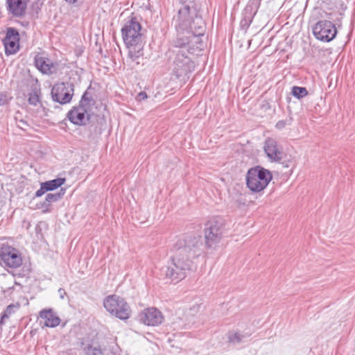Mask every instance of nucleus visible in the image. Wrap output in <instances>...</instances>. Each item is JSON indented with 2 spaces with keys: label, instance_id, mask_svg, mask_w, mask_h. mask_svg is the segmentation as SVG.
Returning <instances> with one entry per match:
<instances>
[{
  "label": "nucleus",
  "instance_id": "obj_27",
  "mask_svg": "<svg viewBox=\"0 0 355 355\" xmlns=\"http://www.w3.org/2000/svg\"><path fill=\"white\" fill-rule=\"evenodd\" d=\"M292 118L290 117L288 119H286L285 120H281V121H279L276 125H275V127L276 128L279 129V130H282L283 128H284L286 125H291L292 123Z\"/></svg>",
  "mask_w": 355,
  "mask_h": 355
},
{
  "label": "nucleus",
  "instance_id": "obj_33",
  "mask_svg": "<svg viewBox=\"0 0 355 355\" xmlns=\"http://www.w3.org/2000/svg\"><path fill=\"white\" fill-rule=\"evenodd\" d=\"M58 292H59V293H60V297H61L62 299H63V298H64V295H65V294H66V292H65L64 289H63V288H60V289L58 290Z\"/></svg>",
  "mask_w": 355,
  "mask_h": 355
},
{
  "label": "nucleus",
  "instance_id": "obj_26",
  "mask_svg": "<svg viewBox=\"0 0 355 355\" xmlns=\"http://www.w3.org/2000/svg\"><path fill=\"white\" fill-rule=\"evenodd\" d=\"M17 126L24 131H27L28 128H30V125L26 120L24 119H19L17 115L15 117Z\"/></svg>",
  "mask_w": 355,
  "mask_h": 355
},
{
  "label": "nucleus",
  "instance_id": "obj_3",
  "mask_svg": "<svg viewBox=\"0 0 355 355\" xmlns=\"http://www.w3.org/2000/svg\"><path fill=\"white\" fill-rule=\"evenodd\" d=\"M145 31L142 29L141 24L137 17H132L127 21L121 28V35L123 42L128 49V57L132 62L144 55L145 41Z\"/></svg>",
  "mask_w": 355,
  "mask_h": 355
},
{
  "label": "nucleus",
  "instance_id": "obj_4",
  "mask_svg": "<svg viewBox=\"0 0 355 355\" xmlns=\"http://www.w3.org/2000/svg\"><path fill=\"white\" fill-rule=\"evenodd\" d=\"M272 179V173L261 166L248 169L246 174V185L252 192L263 191Z\"/></svg>",
  "mask_w": 355,
  "mask_h": 355
},
{
  "label": "nucleus",
  "instance_id": "obj_31",
  "mask_svg": "<svg viewBox=\"0 0 355 355\" xmlns=\"http://www.w3.org/2000/svg\"><path fill=\"white\" fill-rule=\"evenodd\" d=\"M251 21H252V19L250 17L248 19L245 18L241 21V24L242 26H245L248 27L250 26Z\"/></svg>",
  "mask_w": 355,
  "mask_h": 355
},
{
  "label": "nucleus",
  "instance_id": "obj_7",
  "mask_svg": "<svg viewBox=\"0 0 355 355\" xmlns=\"http://www.w3.org/2000/svg\"><path fill=\"white\" fill-rule=\"evenodd\" d=\"M0 263L11 268H19L22 264L21 253L8 243H0Z\"/></svg>",
  "mask_w": 355,
  "mask_h": 355
},
{
  "label": "nucleus",
  "instance_id": "obj_20",
  "mask_svg": "<svg viewBox=\"0 0 355 355\" xmlns=\"http://www.w3.org/2000/svg\"><path fill=\"white\" fill-rule=\"evenodd\" d=\"M66 181L65 178H58L56 179L43 182L47 191H53L61 187Z\"/></svg>",
  "mask_w": 355,
  "mask_h": 355
},
{
  "label": "nucleus",
  "instance_id": "obj_12",
  "mask_svg": "<svg viewBox=\"0 0 355 355\" xmlns=\"http://www.w3.org/2000/svg\"><path fill=\"white\" fill-rule=\"evenodd\" d=\"M139 320L148 326H157L164 320V316L157 309L151 307L144 309L138 315Z\"/></svg>",
  "mask_w": 355,
  "mask_h": 355
},
{
  "label": "nucleus",
  "instance_id": "obj_23",
  "mask_svg": "<svg viewBox=\"0 0 355 355\" xmlns=\"http://www.w3.org/2000/svg\"><path fill=\"white\" fill-rule=\"evenodd\" d=\"M19 307V304L17 303L16 304H11L8 305L4 312L2 313L1 320H0V324H2L3 323V321L6 319H8L12 313H15V309Z\"/></svg>",
  "mask_w": 355,
  "mask_h": 355
},
{
  "label": "nucleus",
  "instance_id": "obj_28",
  "mask_svg": "<svg viewBox=\"0 0 355 355\" xmlns=\"http://www.w3.org/2000/svg\"><path fill=\"white\" fill-rule=\"evenodd\" d=\"M46 191H48L47 189L45 188V186H44V184H43V182H42L40 184V189H38L35 193V196L40 197L43 194H44Z\"/></svg>",
  "mask_w": 355,
  "mask_h": 355
},
{
  "label": "nucleus",
  "instance_id": "obj_11",
  "mask_svg": "<svg viewBox=\"0 0 355 355\" xmlns=\"http://www.w3.org/2000/svg\"><path fill=\"white\" fill-rule=\"evenodd\" d=\"M6 55H12L19 49V34L15 28H8L6 37L3 40Z\"/></svg>",
  "mask_w": 355,
  "mask_h": 355
},
{
  "label": "nucleus",
  "instance_id": "obj_8",
  "mask_svg": "<svg viewBox=\"0 0 355 355\" xmlns=\"http://www.w3.org/2000/svg\"><path fill=\"white\" fill-rule=\"evenodd\" d=\"M224 224L221 220H211L205 225L204 230L205 245L211 248L218 244L222 239Z\"/></svg>",
  "mask_w": 355,
  "mask_h": 355
},
{
  "label": "nucleus",
  "instance_id": "obj_24",
  "mask_svg": "<svg viewBox=\"0 0 355 355\" xmlns=\"http://www.w3.org/2000/svg\"><path fill=\"white\" fill-rule=\"evenodd\" d=\"M249 336L248 334H241L239 332H232L229 334L228 340L229 343L233 344L240 343L243 341V338Z\"/></svg>",
  "mask_w": 355,
  "mask_h": 355
},
{
  "label": "nucleus",
  "instance_id": "obj_30",
  "mask_svg": "<svg viewBox=\"0 0 355 355\" xmlns=\"http://www.w3.org/2000/svg\"><path fill=\"white\" fill-rule=\"evenodd\" d=\"M147 97H148V96L145 92H141L137 94L136 99L138 101H141L146 99Z\"/></svg>",
  "mask_w": 355,
  "mask_h": 355
},
{
  "label": "nucleus",
  "instance_id": "obj_9",
  "mask_svg": "<svg viewBox=\"0 0 355 355\" xmlns=\"http://www.w3.org/2000/svg\"><path fill=\"white\" fill-rule=\"evenodd\" d=\"M74 85L69 82L55 84L51 89V96L54 101L66 104L71 101L73 96Z\"/></svg>",
  "mask_w": 355,
  "mask_h": 355
},
{
  "label": "nucleus",
  "instance_id": "obj_10",
  "mask_svg": "<svg viewBox=\"0 0 355 355\" xmlns=\"http://www.w3.org/2000/svg\"><path fill=\"white\" fill-rule=\"evenodd\" d=\"M313 33L318 40L330 42L335 38L337 31L335 25L330 21L321 20L314 26Z\"/></svg>",
  "mask_w": 355,
  "mask_h": 355
},
{
  "label": "nucleus",
  "instance_id": "obj_6",
  "mask_svg": "<svg viewBox=\"0 0 355 355\" xmlns=\"http://www.w3.org/2000/svg\"><path fill=\"white\" fill-rule=\"evenodd\" d=\"M103 306L107 311L120 320H127L130 317V306L119 295H112L106 297L103 301Z\"/></svg>",
  "mask_w": 355,
  "mask_h": 355
},
{
  "label": "nucleus",
  "instance_id": "obj_18",
  "mask_svg": "<svg viewBox=\"0 0 355 355\" xmlns=\"http://www.w3.org/2000/svg\"><path fill=\"white\" fill-rule=\"evenodd\" d=\"M36 67L43 73L51 74L55 71V67L49 58L36 57L35 59Z\"/></svg>",
  "mask_w": 355,
  "mask_h": 355
},
{
  "label": "nucleus",
  "instance_id": "obj_19",
  "mask_svg": "<svg viewBox=\"0 0 355 355\" xmlns=\"http://www.w3.org/2000/svg\"><path fill=\"white\" fill-rule=\"evenodd\" d=\"M65 189H61L59 192L55 193H48L46 196L45 200L41 204V208L44 209V212L50 211V207L51 203L60 200L64 196Z\"/></svg>",
  "mask_w": 355,
  "mask_h": 355
},
{
  "label": "nucleus",
  "instance_id": "obj_15",
  "mask_svg": "<svg viewBox=\"0 0 355 355\" xmlns=\"http://www.w3.org/2000/svg\"><path fill=\"white\" fill-rule=\"evenodd\" d=\"M31 0H6L8 12L13 17H21L26 10L27 3ZM38 1L39 0H34Z\"/></svg>",
  "mask_w": 355,
  "mask_h": 355
},
{
  "label": "nucleus",
  "instance_id": "obj_34",
  "mask_svg": "<svg viewBox=\"0 0 355 355\" xmlns=\"http://www.w3.org/2000/svg\"><path fill=\"white\" fill-rule=\"evenodd\" d=\"M65 1L70 4H73L78 1V0H65Z\"/></svg>",
  "mask_w": 355,
  "mask_h": 355
},
{
  "label": "nucleus",
  "instance_id": "obj_32",
  "mask_svg": "<svg viewBox=\"0 0 355 355\" xmlns=\"http://www.w3.org/2000/svg\"><path fill=\"white\" fill-rule=\"evenodd\" d=\"M85 92H88V98L95 99L93 94V89L91 88V87H89Z\"/></svg>",
  "mask_w": 355,
  "mask_h": 355
},
{
  "label": "nucleus",
  "instance_id": "obj_35",
  "mask_svg": "<svg viewBox=\"0 0 355 355\" xmlns=\"http://www.w3.org/2000/svg\"><path fill=\"white\" fill-rule=\"evenodd\" d=\"M94 355H96V354H94Z\"/></svg>",
  "mask_w": 355,
  "mask_h": 355
},
{
  "label": "nucleus",
  "instance_id": "obj_13",
  "mask_svg": "<svg viewBox=\"0 0 355 355\" xmlns=\"http://www.w3.org/2000/svg\"><path fill=\"white\" fill-rule=\"evenodd\" d=\"M89 110L83 107L74 106L67 114L69 120L75 125H84L90 119Z\"/></svg>",
  "mask_w": 355,
  "mask_h": 355
},
{
  "label": "nucleus",
  "instance_id": "obj_14",
  "mask_svg": "<svg viewBox=\"0 0 355 355\" xmlns=\"http://www.w3.org/2000/svg\"><path fill=\"white\" fill-rule=\"evenodd\" d=\"M264 151L272 162H279L284 155V152L277 142L272 138H268L264 142Z\"/></svg>",
  "mask_w": 355,
  "mask_h": 355
},
{
  "label": "nucleus",
  "instance_id": "obj_2",
  "mask_svg": "<svg viewBox=\"0 0 355 355\" xmlns=\"http://www.w3.org/2000/svg\"><path fill=\"white\" fill-rule=\"evenodd\" d=\"M175 27L185 31L187 35H191L193 42L197 44V49L201 50L203 48L200 37L204 35L205 23L203 19L196 14V9L193 6L184 4L180 8Z\"/></svg>",
  "mask_w": 355,
  "mask_h": 355
},
{
  "label": "nucleus",
  "instance_id": "obj_29",
  "mask_svg": "<svg viewBox=\"0 0 355 355\" xmlns=\"http://www.w3.org/2000/svg\"><path fill=\"white\" fill-rule=\"evenodd\" d=\"M8 102L7 93L0 92V105H3Z\"/></svg>",
  "mask_w": 355,
  "mask_h": 355
},
{
  "label": "nucleus",
  "instance_id": "obj_22",
  "mask_svg": "<svg viewBox=\"0 0 355 355\" xmlns=\"http://www.w3.org/2000/svg\"><path fill=\"white\" fill-rule=\"evenodd\" d=\"M308 94L309 92L306 87L293 86L291 89V94L298 100L306 96Z\"/></svg>",
  "mask_w": 355,
  "mask_h": 355
},
{
  "label": "nucleus",
  "instance_id": "obj_25",
  "mask_svg": "<svg viewBox=\"0 0 355 355\" xmlns=\"http://www.w3.org/2000/svg\"><path fill=\"white\" fill-rule=\"evenodd\" d=\"M28 101L29 104L33 105H37V104L40 102V98L38 95V90L33 89L29 94Z\"/></svg>",
  "mask_w": 355,
  "mask_h": 355
},
{
  "label": "nucleus",
  "instance_id": "obj_21",
  "mask_svg": "<svg viewBox=\"0 0 355 355\" xmlns=\"http://www.w3.org/2000/svg\"><path fill=\"white\" fill-rule=\"evenodd\" d=\"M87 95L88 92H84L79 102V105L89 111H91L92 107L96 103V101L95 99L88 98Z\"/></svg>",
  "mask_w": 355,
  "mask_h": 355
},
{
  "label": "nucleus",
  "instance_id": "obj_1",
  "mask_svg": "<svg viewBox=\"0 0 355 355\" xmlns=\"http://www.w3.org/2000/svg\"><path fill=\"white\" fill-rule=\"evenodd\" d=\"M200 235H185L175 244V254L171 257V265L166 267V277L172 281L179 282L184 279L188 272L193 270V259L203 252Z\"/></svg>",
  "mask_w": 355,
  "mask_h": 355
},
{
  "label": "nucleus",
  "instance_id": "obj_16",
  "mask_svg": "<svg viewBox=\"0 0 355 355\" xmlns=\"http://www.w3.org/2000/svg\"><path fill=\"white\" fill-rule=\"evenodd\" d=\"M178 31L177 37L173 40L172 46L175 49H184L186 52L190 53L189 49L191 48L189 46L191 42L193 40L191 39L190 35H185L184 33H179L180 28H176Z\"/></svg>",
  "mask_w": 355,
  "mask_h": 355
},
{
  "label": "nucleus",
  "instance_id": "obj_5",
  "mask_svg": "<svg viewBox=\"0 0 355 355\" xmlns=\"http://www.w3.org/2000/svg\"><path fill=\"white\" fill-rule=\"evenodd\" d=\"M173 55H170L172 60V73L177 78L187 76L195 69L194 62L189 58L184 49H173Z\"/></svg>",
  "mask_w": 355,
  "mask_h": 355
},
{
  "label": "nucleus",
  "instance_id": "obj_17",
  "mask_svg": "<svg viewBox=\"0 0 355 355\" xmlns=\"http://www.w3.org/2000/svg\"><path fill=\"white\" fill-rule=\"evenodd\" d=\"M40 316L44 320V324L49 327H55L59 325L60 319L52 309H44L40 311Z\"/></svg>",
  "mask_w": 355,
  "mask_h": 355
}]
</instances>
